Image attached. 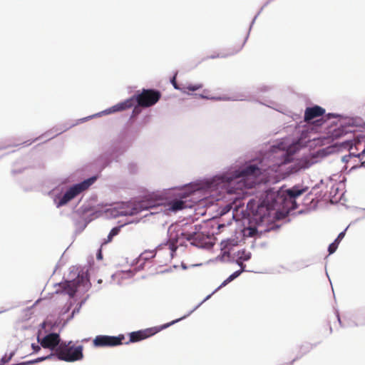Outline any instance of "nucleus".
<instances>
[{
	"instance_id": "21",
	"label": "nucleus",
	"mask_w": 365,
	"mask_h": 365,
	"mask_svg": "<svg viewBox=\"0 0 365 365\" xmlns=\"http://www.w3.org/2000/svg\"><path fill=\"white\" fill-rule=\"evenodd\" d=\"M292 160V155L287 151L283 153V160L281 162V164H287L290 163Z\"/></svg>"
},
{
	"instance_id": "24",
	"label": "nucleus",
	"mask_w": 365,
	"mask_h": 365,
	"mask_svg": "<svg viewBox=\"0 0 365 365\" xmlns=\"http://www.w3.org/2000/svg\"><path fill=\"white\" fill-rule=\"evenodd\" d=\"M337 247H338L336 243H331L329 245L328 249L329 254H333L336 250Z\"/></svg>"
},
{
	"instance_id": "5",
	"label": "nucleus",
	"mask_w": 365,
	"mask_h": 365,
	"mask_svg": "<svg viewBox=\"0 0 365 365\" xmlns=\"http://www.w3.org/2000/svg\"><path fill=\"white\" fill-rule=\"evenodd\" d=\"M162 96L161 93L155 89H143L140 93L135 95L134 98L138 106L148 108L156 104Z\"/></svg>"
},
{
	"instance_id": "18",
	"label": "nucleus",
	"mask_w": 365,
	"mask_h": 365,
	"mask_svg": "<svg viewBox=\"0 0 365 365\" xmlns=\"http://www.w3.org/2000/svg\"><path fill=\"white\" fill-rule=\"evenodd\" d=\"M240 265L242 267V270H238V271H236L233 274H232L227 279H226L222 284L221 285L217 288V289H220L221 287H225V285H227L228 283H230V282H232L233 279H235V278H237L240 274L241 272H242V270L244 269V267H242V262H240Z\"/></svg>"
},
{
	"instance_id": "27",
	"label": "nucleus",
	"mask_w": 365,
	"mask_h": 365,
	"mask_svg": "<svg viewBox=\"0 0 365 365\" xmlns=\"http://www.w3.org/2000/svg\"><path fill=\"white\" fill-rule=\"evenodd\" d=\"M344 235H345V231H343V232H340V233L339 234V235H338V237H337L336 238H337L339 240H340V241H341V240L344 238Z\"/></svg>"
},
{
	"instance_id": "23",
	"label": "nucleus",
	"mask_w": 365,
	"mask_h": 365,
	"mask_svg": "<svg viewBox=\"0 0 365 365\" xmlns=\"http://www.w3.org/2000/svg\"><path fill=\"white\" fill-rule=\"evenodd\" d=\"M247 232V235L250 237H253L257 233V229L255 227H248L246 230Z\"/></svg>"
},
{
	"instance_id": "16",
	"label": "nucleus",
	"mask_w": 365,
	"mask_h": 365,
	"mask_svg": "<svg viewBox=\"0 0 365 365\" xmlns=\"http://www.w3.org/2000/svg\"><path fill=\"white\" fill-rule=\"evenodd\" d=\"M172 83L173 85V86L175 87V88L176 89H180V88H179L176 83V81H175V77H173V80H172ZM202 88V83H197V84H188L186 86H185L184 88H181V90H183L184 92H185L186 91H197L200 88Z\"/></svg>"
},
{
	"instance_id": "7",
	"label": "nucleus",
	"mask_w": 365,
	"mask_h": 365,
	"mask_svg": "<svg viewBox=\"0 0 365 365\" xmlns=\"http://www.w3.org/2000/svg\"><path fill=\"white\" fill-rule=\"evenodd\" d=\"M195 195V192H192L189 195H183L180 196V199L174 200L170 201L168 203V210L173 212H177L185 208L192 207L196 204L197 201L192 200V196Z\"/></svg>"
},
{
	"instance_id": "25",
	"label": "nucleus",
	"mask_w": 365,
	"mask_h": 365,
	"mask_svg": "<svg viewBox=\"0 0 365 365\" xmlns=\"http://www.w3.org/2000/svg\"><path fill=\"white\" fill-rule=\"evenodd\" d=\"M31 348L34 350V353H37V352H38L41 350V346L39 345H38V344H31Z\"/></svg>"
},
{
	"instance_id": "8",
	"label": "nucleus",
	"mask_w": 365,
	"mask_h": 365,
	"mask_svg": "<svg viewBox=\"0 0 365 365\" xmlns=\"http://www.w3.org/2000/svg\"><path fill=\"white\" fill-rule=\"evenodd\" d=\"M125 336L119 334L117 336L98 335L93 339V345L96 347L116 346L123 344Z\"/></svg>"
},
{
	"instance_id": "19",
	"label": "nucleus",
	"mask_w": 365,
	"mask_h": 365,
	"mask_svg": "<svg viewBox=\"0 0 365 365\" xmlns=\"http://www.w3.org/2000/svg\"><path fill=\"white\" fill-rule=\"evenodd\" d=\"M121 227H122V225L113 227L110 230V233L108 234V235L107 237V239L105 240L103 244H107L108 242H110L113 240V237H115V236H116V235H118L119 234Z\"/></svg>"
},
{
	"instance_id": "32",
	"label": "nucleus",
	"mask_w": 365,
	"mask_h": 365,
	"mask_svg": "<svg viewBox=\"0 0 365 365\" xmlns=\"http://www.w3.org/2000/svg\"><path fill=\"white\" fill-rule=\"evenodd\" d=\"M133 113H138V108L135 107L133 110Z\"/></svg>"
},
{
	"instance_id": "11",
	"label": "nucleus",
	"mask_w": 365,
	"mask_h": 365,
	"mask_svg": "<svg viewBox=\"0 0 365 365\" xmlns=\"http://www.w3.org/2000/svg\"><path fill=\"white\" fill-rule=\"evenodd\" d=\"M158 331L155 328L146 329L138 331H133L130 334V339L125 342L128 344L130 342H137L150 337Z\"/></svg>"
},
{
	"instance_id": "4",
	"label": "nucleus",
	"mask_w": 365,
	"mask_h": 365,
	"mask_svg": "<svg viewBox=\"0 0 365 365\" xmlns=\"http://www.w3.org/2000/svg\"><path fill=\"white\" fill-rule=\"evenodd\" d=\"M96 178L95 177L90 178L71 187L60 199L57 203V207H59L66 205L78 195L86 190L96 181Z\"/></svg>"
},
{
	"instance_id": "29",
	"label": "nucleus",
	"mask_w": 365,
	"mask_h": 365,
	"mask_svg": "<svg viewBox=\"0 0 365 365\" xmlns=\"http://www.w3.org/2000/svg\"><path fill=\"white\" fill-rule=\"evenodd\" d=\"M340 242V240H339L337 238L334 240V242L333 243H336L337 244V246L339 245Z\"/></svg>"
},
{
	"instance_id": "14",
	"label": "nucleus",
	"mask_w": 365,
	"mask_h": 365,
	"mask_svg": "<svg viewBox=\"0 0 365 365\" xmlns=\"http://www.w3.org/2000/svg\"><path fill=\"white\" fill-rule=\"evenodd\" d=\"M134 105V98H130L129 99L125 100L123 102L119 103L110 108V113L111 112H117L122 111L133 107Z\"/></svg>"
},
{
	"instance_id": "2",
	"label": "nucleus",
	"mask_w": 365,
	"mask_h": 365,
	"mask_svg": "<svg viewBox=\"0 0 365 365\" xmlns=\"http://www.w3.org/2000/svg\"><path fill=\"white\" fill-rule=\"evenodd\" d=\"M180 239H185L189 241L191 245L197 247H204L207 243V240H208V237L200 232H184L179 230L175 238L171 237L169 242L166 245L170 250V255L171 257L173 256V253L176 251L178 247L173 241L175 240V243L179 242L180 245H182V242H179Z\"/></svg>"
},
{
	"instance_id": "1",
	"label": "nucleus",
	"mask_w": 365,
	"mask_h": 365,
	"mask_svg": "<svg viewBox=\"0 0 365 365\" xmlns=\"http://www.w3.org/2000/svg\"><path fill=\"white\" fill-rule=\"evenodd\" d=\"M83 347L81 345L75 346L72 341L68 342L63 341L55 349L53 354L48 356L40 357L35 360L24 363V365L33 364L34 363L40 362L46 359H51L52 356H56L59 360L66 362H73L83 359Z\"/></svg>"
},
{
	"instance_id": "12",
	"label": "nucleus",
	"mask_w": 365,
	"mask_h": 365,
	"mask_svg": "<svg viewBox=\"0 0 365 365\" xmlns=\"http://www.w3.org/2000/svg\"><path fill=\"white\" fill-rule=\"evenodd\" d=\"M324 113L325 110L319 106L307 108L304 112V120L309 123L316 118L322 116Z\"/></svg>"
},
{
	"instance_id": "30",
	"label": "nucleus",
	"mask_w": 365,
	"mask_h": 365,
	"mask_svg": "<svg viewBox=\"0 0 365 365\" xmlns=\"http://www.w3.org/2000/svg\"><path fill=\"white\" fill-rule=\"evenodd\" d=\"M102 257V255H101V250L99 251V253L98 255V258H101Z\"/></svg>"
},
{
	"instance_id": "31",
	"label": "nucleus",
	"mask_w": 365,
	"mask_h": 365,
	"mask_svg": "<svg viewBox=\"0 0 365 365\" xmlns=\"http://www.w3.org/2000/svg\"><path fill=\"white\" fill-rule=\"evenodd\" d=\"M225 227V225L224 224H221V225H219L218 228L221 229L222 227Z\"/></svg>"
},
{
	"instance_id": "13",
	"label": "nucleus",
	"mask_w": 365,
	"mask_h": 365,
	"mask_svg": "<svg viewBox=\"0 0 365 365\" xmlns=\"http://www.w3.org/2000/svg\"><path fill=\"white\" fill-rule=\"evenodd\" d=\"M84 278L83 276L78 275L77 278L72 281L66 282L64 287L65 292L70 296L73 297L77 292L78 286L81 282H83Z\"/></svg>"
},
{
	"instance_id": "26",
	"label": "nucleus",
	"mask_w": 365,
	"mask_h": 365,
	"mask_svg": "<svg viewBox=\"0 0 365 365\" xmlns=\"http://www.w3.org/2000/svg\"><path fill=\"white\" fill-rule=\"evenodd\" d=\"M365 154V148L361 151V153L359 154H354V153H350V156H354L358 157L359 158H361L362 156H364Z\"/></svg>"
},
{
	"instance_id": "20",
	"label": "nucleus",
	"mask_w": 365,
	"mask_h": 365,
	"mask_svg": "<svg viewBox=\"0 0 365 365\" xmlns=\"http://www.w3.org/2000/svg\"><path fill=\"white\" fill-rule=\"evenodd\" d=\"M303 190L293 188L287 190V193L290 198H296L297 197L301 195L303 193Z\"/></svg>"
},
{
	"instance_id": "9",
	"label": "nucleus",
	"mask_w": 365,
	"mask_h": 365,
	"mask_svg": "<svg viewBox=\"0 0 365 365\" xmlns=\"http://www.w3.org/2000/svg\"><path fill=\"white\" fill-rule=\"evenodd\" d=\"M151 207L145 201H140L138 202H126L123 204V206L119 210V215L127 216V215H135L141 212L142 210H146Z\"/></svg>"
},
{
	"instance_id": "10",
	"label": "nucleus",
	"mask_w": 365,
	"mask_h": 365,
	"mask_svg": "<svg viewBox=\"0 0 365 365\" xmlns=\"http://www.w3.org/2000/svg\"><path fill=\"white\" fill-rule=\"evenodd\" d=\"M38 341L43 348L54 350L61 343L60 335L57 333H51L46 335L41 340L38 337Z\"/></svg>"
},
{
	"instance_id": "15",
	"label": "nucleus",
	"mask_w": 365,
	"mask_h": 365,
	"mask_svg": "<svg viewBox=\"0 0 365 365\" xmlns=\"http://www.w3.org/2000/svg\"><path fill=\"white\" fill-rule=\"evenodd\" d=\"M259 173V168L255 165H250L242 170L237 178L257 175Z\"/></svg>"
},
{
	"instance_id": "22",
	"label": "nucleus",
	"mask_w": 365,
	"mask_h": 365,
	"mask_svg": "<svg viewBox=\"0 0 365 365\" xmlns=\"http://www.w3.org/2000/svg\"><path fill=\"white\" fill-rule=\"evenodd\" d=\"M251 257V253L246 251H242V254L239 256V259L242 261H247Z\"/></svg>"
},
{
	"instance_id": "28",
	"label": "nucleus",
	"mask_w": 365,
	"mask_h": 365,
	"mask_svg": "<svg viewBox=\"0 0 365 365\" xmlns=\"http://www.w3.org/2000/svg\"><path fill=\"white\" fill-rule=\"evenodd\" d=\"M13 355H14V354H13V353H12V354H11L10 356H9V358H7V359H6V357H3V358H2V359H1V361H3V363H6V362H8V361L11 359V357L13 356Z\"/></svg>"
},
{
	"instance_id": "17",
	"label": "nucleus",
	"mask_w": 365,
	"mask_h": 365,
	"mask_svg": "<svg viewBox=\"0 0 365 365\" xmlns=\"http://www.w3.org/2000/svg\"><path fill=\"white\" fill-rule=\"evenodd\" d=\"M244 43H245V41H241L237 45L233 46L232 48H230L227 54H225V55H220V54H218L215 57H217V58H220V57L225 58V57H227L228 56L234 55V54L237 53V52H239L240 51L242 50V47L244 46Z\"/></svg>"
},
{
	"instance_id": "3",
	"label": "nucleus",
	"mask_w": 365,
	"mask_h": 365,
	"mask_svg": "<svg viewBox=\"0 0 365 365\" xmlns=\"http://www.w3.org/2000/svg\"><path fill=\"white\" fill-rule=\"evenodd\" d=\"M247 207L250 211V215H252V220L256 225H259L270 221L271 207L264 202H259L255 200H251L248 202Z\"/></svg>"
},
{
	"instance_id": "6",
	"label": "nucleus",
	"mask_w": 365,
	"mask_h": 365,
	"mask_svg": "<svg viewBox=\"0 0 365 365\" xmlns=\"http://www.w3.org/2000/svg\"><path fill=\"white\" fill-rule=\"evenodd\" d=\"M330 138L334 140L341 139V141L336 143L344 148L351 147L354 138V127L352 125H341L336 128L330 131Z\"/></svg>"
}]
</instances>
